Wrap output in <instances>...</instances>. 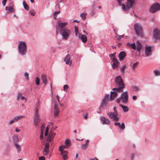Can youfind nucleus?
I'll list each match as a JSON object with an SVG mask.
<instances>
[{
	"instance_id": "obj_8",
	"label": "nucleus",
	"mask_w": 160,
	"mask_h": 160,
	"mask_svg": "<svg viewBox=\"0 0 160 160\" xmlns=\"http://www.w3.org/2000/svg\"><path fill=\"white\" fill-rule=\"evenodd\" d=\"M160 10V4L158 3H155L151 6L149 11L150 12L154 13Z\"/></svg>"
},
{
	"instance_id": "obj_13",
	"label": "nucleus",
	"mask_w": 160,
	"mask_h": 160,
	"mask_svg": "<svg viewBox=\"0 0 160 160\" xmlns=\"http://www.w3.org/2000/svg\"><path fill=\"white\" fill-rule=\"evenodd\" d=\"M100 120L102 122V124H108L110 122V120L108 118H106L104 117H101Z\"/></svg>"
},
{
	"instance_id": "obj_50",
	"label": "nucleus",
	"mask_w": 160,
	"mask_h": 160,
	"mask_svg": "<svg viewBox=\"0 0 160 160\" xmlns=\"http://www.w3.org/2000/svg\"><path fill=\"white\" fill-rule=\"evenodd\" d=\"M22 95V94L20 92H18V95L17 97V100H19L20 97H21Z\"/></svg>"
},
{
	"instance_id": "obj_45",
	"label": "nucleus",
	"mask_w": 160,
	"mask_h": 160,
	"mask_svg": "<svg viewBox=\"0 0 160 160\" xmlns=\"http://www.w3.org/2000/svg\"><path fill=\"white\" fill-rule=\"evenodd\" d=\"M131 47L132 49L134 50H136V47L135 43H134L132 44H131Z\"/></svg>"
},
{
	"instance_id": "obj_18",
	"label": "nucleus",
	"mask_w": 160,
	"mask_h": 160,
	"mask_svg": "<svg viewBox=\"0 0 160 160\" xmlns=\"http://www.w3.org/2000/svg\"><path fill=\"white\" fill-rule=\"evenodd\" d=\"M59 112V107L56 103H55L54 107V116L57 117L58 115Z\"/></svg>"
},
{
	"instance_id": "obj_14",
	"label": "nucleus",
	"mask_w": 160,
	"mask_h": 160,
	"mask_svg": "<svg viewBox=\"0 0 160 160\" xmlns=\"http://www.w3.org/2000/svg\"><path fill=\"white\" fill-rule=\"evenodd\" d=\"M114 124L116 126H118L120 128V129L122 130H124L125 128V124L123 122L122 123V124L121 125L120 122H114Z\"/></svg>"
},
{
	"instance_id": "obj_36",
	"label": "nucleus",
	"mask_w": 160,
	"mask_h": 160,
	"mask_svg": "<svg viewBox=\"0 0 160 160\" xmlns=\"http://www.w3.org/2000/svg\"><path fill=\"white\" fill-rule=\"evenodd\" d=\"M126 67V65H123L121 67L120 69V71L122 72V74H124L125 72V69Z\"/></svg>"
},
{
	"instance_id": "obj_20",
	"label": "nucleus",
	"mask_w": 160,
	"mask_h": 160,
	"mask_svg": "<svg viewBox=\"0 0 160 160\" xmlns=\"http://www.w3.org/2000/svg\"><path fill=\"white\" fill-rule=\"evenodd\" d=\"M78 38L81 39L82 42L83 43H85L87 41V37L84 35L79 34V35L78 36Z\"/></svg>"
},
{
	"instance_id": "obj_4",
	"label": "nucleus",
	"mask_w": 160,
	"mask_h": 160,
	"mask_svg": "<svg viewBox=\"0 0 160 160\" xmlns=\"http://www.w3.org/2000/svg\"><path fill=\"white\" fill-rule=\"evenodd\" d=\"M33 120L34 124L35 126H37L39 125V123L40 122L41 120L39 118L38 110V108H35L34 115L33 117Z\"/></svg>"
},
{
	"instance_id": "obj_54",
	"label": "nucleus",
	"mask_w": 160,
	"mask_h": 160,
	"mask_svg": "<svg viewBox=\"0 0 160 160\" xmlns=\"http://www.w3.org/2000/svg\"><path fill=\"white\" fill-rule=\"evenodd\" d=\"M131 44L130 43L128 42L127 43L126 46L128 47H131Z\"/></svg>"
},
{
	"instance_id": "obj_25",
	"label": "nucleus",
	"mask_w": 160,
	"mask_h": 160,
	"mask_svg": "<svg viewBox=\"0 0 160 160\" xmlns=\"http://www.w3.org/2000/svg\"><path fill=\"white\" fill-rule=\"evenodd\" d=\"M126 56V53L124 51H122L118 55V57L121 60H122L124 59Z\"/></svg>"
},
{
	"instance_id": "obj_23",
	"label": "nucleus",
	"mask_w": 160,
	"mask_h": 160,
	"mask_svg": "<svg viewBox=\"0 0 160 160\" xmlns=\"http://www.w3.org/2000/svg\"><path fill=\"white\" fill-rule=\"evenodd\" d=\"M120 5L122 6V8L123 11L124 12H128L130 8L127 5L126 6L124 5L121 4V5Z\"/></svg>"
},
{
	"instance_id": "obj_40",
	"label": "nucleus",
	"mask_w": 160,
	"mask_h": 160,
	"mask_svg": "<svg viewBox=\"0 0 160 160\" xmlns=\"http://www.w3.org/2000/svg\"><path fill=\"white\" fill-rule=\"evenodd\" d=\"M138 62H136L133 64L132 66V70H134L136 68L138 67Z\"/></svg>"
},
{
	"instance_id": "obj_47",
	"label": "nucleus",
	"mask_w": 160,
	"mask_h": 160,
	"mask_svg": "<svg viewBox=\"0 0 160 160\" xmlns=\"http://www.w3.org/2000/svg\"><path fill=\"white\" fill-rule=\"evenodd\" d=\"M24 76L26 77V78H27V80H29V77H28V73L27 72H26L24 73Z\"/></svg>"
},
{
	"instance_id": "obj_44",
	"label": "nucleus",
	"mask_w": 160,
	"mask_h": 160,
	"mask_svg": "<svg viewBox=\"0 0 160 160\" xmlns=\"http://www.w3.org/2000/svg\"><path fill=\"white\" fill-rule=\"evenodd\" d=\"M35 83L38 86V85L40 83V80L37 77L36 78Z\"/></svg>"
},
{
	"instance_id": "obj_61",
	"label": "nucleus",
	"mask_w": 160,
	"mask_h": 160,
	"mask_svg": "<svg viewBox=\"0 0 160 160\" xmlns=\"http://www.w3.org/2000/svg\"><path fill=\"white\" fill-rule=\"evenodd\" d=\"M20 130L18 129L17 128H16L15 130V131L16 132H18L20 131Z\"/></svg>"
},
{
	"instance_id": "obj_41",
	"label": "nucleus",
	"mask_w": 160,
	"mask_h": 160,
	"mask_svg": "<svg viewBox=\"0 0 160 160\" xmlns=\"http://www.w3.org/2000/svg\"><path fill=\"white\" fill-rule=\"evenodd\" d=\"M154 72L156 76H158L160 75V71L157 70H154Z\"/></svg>"
},
{
	"instance_id": "obj_46",
	"label": "nucleus",
	"mask_w": 160,
	"mask_h": 160,
	"mask_svg": "<svg viewBox=\"0 0 160 160\" xmlns=\"http://www.w3.org/2000/svg\"><path fill=\"white\" fill-rule=\"evenodd\" d=\"M29 14H31V15H32V16H34L36 14V13L34 10H32V11H31L29 12Z\"/></svg>"
},
{
	"instance_id": "obj_1",
	"label": "nucleus",
	"mask_w": 160,
	"mask_h": 160,
	"mask_svg": "<svg viewBox=\"0 0 160 160\" xmlns=\"http://www.w3.org/2000/svg\"><path fill=\"white\" fill-rule=\"evenodd\" d=\"M115 81L118 87L113 88L112 89L113 91L111 92L109 98L110 100H112L115 98L117 95L118 92H122V89L125 86L120 76H118L115 78Z\"/></svg>"
},
{
	"instance_id": "obj_57",
	"label": "nucleus",
	"mask_w": 160,
	"mask_h": 160,
	"mask_svg": "<svg viewBox=\"0 0 160 160\" xmlns=\"http://www.w3.org/2000/svg\"><path fill=\"white\" fill-rule=\"evenodd\" d=\"M121 100V98H118V99H117L116 100V101H117V102L118 103H119L120 102Z\"/></svg>"
},
{
	"instance_id": "obj_9",
	"label": "nucleus",
	"mask_w": 160,
	"mask_h": 160,
	"mask_svg": "<svg viewBox=\"0 0 160 160\" xmlns=\"http://www.w3.org/2000/svg\"><path fill=\"white\" fill-rule=\"evenodd\" d=\"M110 100L109 99V94L106 95L104 98L102 100V102L101 103L100 108H103L106 107L108 104V102Z\"/></svg>"
},
{
	"instance_id": "obj_12",
	"label": "nucleus",
	"mask_w": 160,
	"mask_h": 160,
	"mask_svg": "<svg viewBox=\"0 0 160 160\" xmlns=\"http://www.w3.org/2000/svg\"><path fill=\"white\" fill-rule=\"evenodd\" d=\"M153 37L156 39H160V32L157 28H155L154 30Z\"/></svg>"
},
{
	"instance_id": "obj_3",
	"label": "nucleus",
	"mask_w": 160,
	"mask_h": 160,
	"mask_svg": "<svg viewBox=\"0 0 160 160\" xmlns=\"http://www.w3.org/2000/svg\"><path fill=\"white\" fill-rule=\"evenodd\" d=\"M18 49L19 52L22 55H25L27 52V45L24 42L19 41L18 45Z\"/></svg>"
},
{
	"instance_id": "obj_7",
	"label": "nucleus",
	"mask_w": 160,
	"mask_h": 160,
	"mask_svg": "<svg viewBox=\"0 0 160 160\" xmlns=\"http://www.w3.org/2000/svg\"><path fill=\"white\" fill-rule=\"evenodd\" d=\"M134 29L136 34L138 36L142 37L143 35L142 27L139 23H136L134 25Z\"/></svg>"
},
{
	"instance_id": "obj_32",
	"label": "nucleus",
	"mask_w": 160,
	"mask_h": 160,
	"mask_svg": "<svg viewBox=\"0 0 160 160\" xmlns=\"http://www.w3.org/2000/svg\"><path fill=\"white\" fill-rule=\"evenodd\" d=\"M89 142V140H87L86 141V142L85 143L83 144L82 145V148L84 149H85L87 146V144Z\"/></svg>"
},
{
	"instance_id": "obj_29",
	"label": "nucleus",
	"mask_w": 160,
	"mask_h": 160,
	"mask_svg": "<svg viewBox=\"0 0 160 160\" xmlns=\"http://www.w3.org/2000/svg\"><path fill=\"white\" fill-rule=\"evenodd\" d=\"M25 117L23 116H17L16 117H15L14 118V120L15 121V122L19 121V120L21 119L22 118H24Z\"/></svg>"
},
{
	"instance_id": "obj_49",
	"label": "nucleus",
	"mask_w": 160,
	"mask_h": 160,
	"mask_svg": "<svg viewBox=\"0 0 160 160\" xmlns=\"http://www.w3.org/2000/svg\"><path fill=\"white\" fill-rule=\"evenodd\" d=\"M7 0H2V3L3 6H4L6 5Z\"/></svg>"
},
{
	"instance_id": "obj_56",
	"label": "nucleus",
	"mask_w": 160,
	"mask_h": 160,
	"mask_svg": "<svg viewBox=\"0 0 160 160\" xmlns=\"http://www.w3.org/2000/svg\"><path fill=\"white\" fill-rule=\"evenodd\" d=\"M21 99L22 100H25V101H26V100H27L26 98H25L24 96H22V97H21Z\"/></svg>"
},
{
	"instance_id": "obj_52",
	"label": "nucleus",
	"mask_w": 160,
	"mask_h": 160,
	"mask_svg": "<svg viewBox=\"0 0 160 160\" xmlns=\"http://www.w3.org/2000/svg\"><path fill=\"white\" fill-rule=\"evenodd\" d=\"M39 160H45V158L44 156L39 157Z\"/></svg>"
},
{
	"instance_id": "obj_58",
	"label": "nucleus",
	"mask_w": 160,
	"mask_h": 160,
	"mask_svg": "<svg viewBox=\"0 0 160 160\" xmlns=\"http://www.w3.org/2000/svg\"><path fill=\"white\" fill-rule=\"evenodd\" d=\"M56 98L58 102H59V96L58 95H57L56 96Z\"/></svg>"
},
{
	"instance_id": "obj_24",
	"label": "nucleus",
	"mask_w": 160,
	"mask_h": 160,
	"mask_svg": "<svg viewBox=\"0 0 160 160\" xmlns=\"http://www.w3.org/2000/svg\"><path fill=\"white\" fill-rule=\"evenodd\" d=\"M5 10L8 11V13H13L14 12V10L12 6H6V7Z\"/></svg>"
},
{
	"instance_id": "obj_62",
	"label": "nucleus",
	"mask_w": 160,
	"mask_h": 160,
	"mask_svg": "<svg viewBox=\"0 0 160 160\" xmlns=\"http://www.w3.org/2000/svg\"><path fill=\"white\" fill-rule=\"evenodd\" d=\"M114 54H112L109 55V56L110 58H112L114 56Z\"/></svg>"
},
{
	"instance_id": "obj_31",
	"label": "nucleus",
	"mask_w": 160,
	"mask_h": 160,
	"mask_svg": "<svg viewBox=\"0 0 160 160\" xmlns=\"http://www.w3.org/2000/svg\"><path fill=\"white\" fill-rule=\"evenodd\" d=\"M14 145L17 150H18V152H19L20 151L21 146L18 143L16 142L14 143Z\"/></svg>"
},
{
	"instance_id": "obj_6",
	"label": "nucleus",
	"mask_w": 160,
	"mask_h": 160,
	"mask_svg": "<svg viewBox=\"0 0 160 160\" xmlns=\"http://www.w3.org/2000/svg\"><path fill=\"white\" fill-rule=\"evenodd\" d=\"M70 32V30L66 28L61 29V34L62 36V39L67 40L69 38Z\"/></svg>"
},
{
	"instance_id": "obj_63",
	"label": "nucleus",
	"mask_w": 160,
	"mask_h": 160,
	"mask_svg": "<svg viewBox=\"0 0 160 160\" xmlns=\"http://www.w3.org/2000/svg\"><path fill=\"white\" fill-rule=\"evenodd\" d=\"M60 11H57V12H55L54 13L57 15L59 14L60 13Z\"/></svg>"
},
{
	"instance_id": "obj_59",
	"label": "nucleus",
	"mask_w": 160,
	"mask_h": 160,
	"mask_svg": "<svg viewBox=\"0 0 160 160\" xmlns=\"http://www.w3.org/2000/svg\"><path fill=\"white\" fill-rule=\"evenodd\" d=\"M117 108L116 107H113V110H114V112H118L117 110Z\"/></svg>"
},
{
	"instance_id": "obj_39",
	"label": "nucleus",
	"mask_w": 160,
	"mask_h": 160,
	"mask_svg": "<svg viewBox=\"0 0 160 160\" xmlns=\"http://www.w3.org/2000/svg\"><path fill=\"white\" fill-rule=\"evenodd\" d=\"M13 139L14 141L17 142L19 141V139L18 138V135H15L13 137Z\"/></svg>"
},
{
	"instance_id": "obj_34",
	"label": "nucleus",
	"mask_w": 160,
	"mask_h": 160,
	"mask_svg": "<svg viewBox=\"0 0 160 160\" xmlns=\"http://www.w3.org/2000/svg\"><path fill=\"white\" fill-rule=\"evenodd\" d=\"M124 36V34L120 35H118L117 33H116L115 37L116 40H120L122 38H123Z\"/></svg>"
},
{
	"instance_id": "obj_21",
	"label": "nucleus",
	"mask_w": 160,
	"mask_h": 160,
	"mask_svg": "<svg viewBox=\"0 0 160 160\" xmlns=\"http://www.w3.org/2000/svg\"><path fill=\"white\" fill-rule=\"evenodd\" d=\"M60 152L63 157V159L64 160H67L68 158L67 155L68 153V152L66 151H62Z\"/></svg>"
},
{
	"instance_id": "obj_35",
	"label": "nucleus",
	"mask_w": 160,
	"mask_h": 160,
	"mask_svg": "<svg viewBox=\"0 0 160 160\" xmlns=\"http://www.w3.org/2000/svg\"><path fill=\"white\" fill-rule=\"evenodd\" d=\"M65 144L66 146H67L68 147H69L71 145L70 141L69 139H67L65 141Z\"/></svg>"
},
{
	"instance_id": "obj_42",
	"label": "nucleus",
	"mask_w": 160,
	"mask_h": 160,
	"mask_svg": "<svg viewBox=\"0 0 160 160\" xmlns=\"http://www.w3.org/2000/svg\"><path fill=\"white\" fill-rule=\"evenodd\" d=\"M133 89L134 91H138L139 90V88L136 86H134L133 87Z\"/></svg>"
},
{
	"instance_id": "obj_33",
	"label": "nucleus",
	"mask_w": 160,
	"mask_h": 160,
	"mask_svg": "<svg viewBox=\"0 0 160 160\" xmlns=\"http://www.w3.org/2000/svg\"><path fill=\"white\" fill-rule=\"evenodd\" d=\"M67 148L68 147L66 146L65 145L60 146L59 148V150L60 151H63V149Z\"/></svg>"
},
{
	"instance_id": "obj_5",
	"label": "nucleus",
	"mask_w": 160,
	"mask_h": 160,
	"mask_svg": "<svg viewBox=\"0 0 160 160\" xmlns=\"http://www.w3.org/2000/svg\"><path fill=\"white\" fill-rule=\"evenodd\" d=\"M107 115L109 118L112 119L113 121L118 122L119 121V118L118 115V112H109Z\"/></svg>"
},
{
	"instance_id": "obj_43",
	"label": "nucleus",
	"mask_w": 160,
	"mask_h": 160,
	"mask_svg": "<svg viewBox=\"0 0 160 160\" xmlns=\"http://www.w3.org/2000/svg\"><path fill=\"white\" fill-rule=\"evenodd\" d=\"M69 86L67 84H66L64 85L63 87V91H67L68 89L69 88Z\"/></svg>"
},
{
	"instance_id": "obj_22",
	"label": "nucleus",
	"mask_w": 160,
	"mask_h": 160,
	"mask_svg": "<svg viewBox=\"0 0 160 160\" xmlns=\"http://www.w3.org/2000/svg\"><path fill=\"white\" fill-rule=\"evenodd\" d=\"M134 3V0H127L126 5L130 8H131Z\"/></svg>"
},
{
	"instance_id": "obj_26",
	"label": "nucleus",
	"mask_w": 160,
	"mask_h": 160,
	"mask_svg": "<svg viewBox=\"0 0 160 160\" xmlns=\"http://www.w3.org/2000/svg\"><path fill=\"white\" fill-rule=\"evenodd\" d=\"M41 78L43 82L45 84H46L47 83V80L46 76L45 75H42Z\"/></svg>"
},
{
	"instance_id": "obj_37",
	"label": "nucleus",
	"mask_w": 160,
	"mask_h": 160,
	"mask_svg": "<svg viewBox=\"0 0 160 160\" xmlns=\"http://www.w3.org/2000/svg\"><path fill=\"white\" fill-rule=\"evenodd\" d=\"M86 13L83 12L81 14L80 17L83 20H84L86 18Z\"/></svg>"
},
{
	"instance_id": "obj_19",
	"label": "nucleus",
	"mask_w": 160,
	"mask_h": 160,
	"mask_svg": "<svg viewBox=\"0 0 160 160\" xmlns=\"http://www.w3.org/2000/svg\"><path fill=\"white\" fill-rule=\"evenodd\" d=\"M145 54L147 56H149L151 54V47L148 46L145 48Z\"/></svg>"
},
{
	"instance_id": "obj_16",
	"label": "nucleus",
	"mask_w": 160,
	"mask_h": 160,
	"mask_svg": "<svg viewBox=\"0 0 160 160\" xmlns=\"http://www.w3.org/2000/svg\"><path fill=\"white\" fill-rule=\"evenodd\" d=\"M57 23L58 26H56L57 29H58V27H59L60 28L61 31V29H63L62 28L68 24L66 22H60L59 21Z\"/></svg>"
},
{
	"instance_id": "obj_17",
	"label": "nucleus",
	"mask_w": 160,
	"mask_h": 160,
	"mask_svg": "<svg viewBox=\"0 0 160 160\" xmlns=\"http://www.w3.org/2000/svg\"><path fill=\"white\" fill-rule=\"evenodd\" d=\"M64 61L67 64L70 66L72 64V61L70 59V56L68 54L64 59Z\"/></svg>"
},
{
	"instance_id": "obj_15",
	"label": "nucleus",
	"mask_w": 160,
	"mask_h": 160,
	"mask_svg": "<svg viewBox=\"0 0 160 160\" xmlns=\"http://www.w3.org/2000/svg\"><path fill=\"white\" fill-rule=\"evenodd\" d=\"M112 62H113V63L112 65V68L113 69H115L118 66L119 62L115 58H113Z\"/></svg>"
},
{
	"instance_id": "obj_64",
	"label": "nucleus",
	"mask_w": 160,
	"mask_h": 160,
	"mask_svg": "<svg viewBox=\"0 0 160 160\" xmlns=\"http://www.w3.org/2000/svg\"><path fill=\"white\" fill-rule=\"evenodd\" d=\"M135 156V154L134 153H133L132 155V159H133L134 157Z\"/></svg>"
},
{
	"instance_id": "obj_2",
	"label": "nucleus",
	"mask_w": 160,
	"mask_h": 160,
	"mask_svg": "<svg viewBox=\"0 0 160 160\" xmlns=\"http://www.w3.org/2000/svg\"><path fill=\"white\" fill-rule=\"evenodd\" d=\"M55 134V133L52 130H50L49 132L48 126L46 127L44 133V136L46 140L48 143L52 142L53 140Z\"/></svg>"
},
{
	"instance_id": "obj_38",
	"label": "nucleus",
	"mask_w": 160,
	"mask_h": 160,
	"mask_svg": "<svg viewBox=\"0 0 160 160\" xmlns=\"http://www.w3.org/2000/svg\"><path fill=\"white\" fill-rule=\"evenodd\" d=\"M22 4L24 6V8L27 10H29V7L28 6L26 3L24 1L23 2Z\"/></svg>"
},
{
	"instance_id": "obj_48",
	"label": "nucleus",
	"mask_w": 160,
	"mask_h": 160,
	"mask_svg": "<svg viewBox=\"0 0 160 160\" xmlns=\"http://www.w3.org/2000/svg\"><path fill=\"white\" fill-rule=\"evenodd\" d=\"M43 132H41V134L40 136V140H42L43 139Z\"/></svg>"
},
{
	"instance_id": "obj_11",
	"label": "nucleus",
	"mask_w": 160,
	"mask_h": 160,
	"mask_svg": "<svg viewBox=\"0 0 160 160\" xmlns=\"http://www.w3.org/2000/svg\"><path fill=\"white\" fill-rule=\"evenodd\" d=\"M49 144L48 142L45 143V147L42 151V153L44 155H47L49 152Z\"/></svg>"
},
{
	"instance_id": "obj_53",
	"label": "nucleus",
	"mask_w": 160,
	"mask_h": 160,
	"mask_svg": "<svg viewBox=\"0 0 160 160\" xmlns=\"http://www.w3.org/2000/svg\"><path fill=\"white\" fill-rule=\"evenodd\" d=\"M15 122V121L14 120V119L13 118L12 119L9 121V124H11Z\"/></svg>"
},
{
	"instance_id": "obj_28",
	"label": "nucleus",
	"mask_w": 160,
	"mask_h": 160,
	"mask_svg": "<svg viewBox=\"0 0 160 160\" xmlns=\"http://www.w3.org/2000/svg\"><path fill=\"white\" fill-rule=\"evenodd\" d=\"M120 106L122 108L124 112H126L128 111L129 108L127 106H124L122 104H120Z\"/></svg>"
},
{
	"instance_id": "obj_30",
	"label": "nucleus",
	"mask_w": 160,
	"mask_h": 160,
	"mask_svg": "<svg viewBox=\"0 0 160 160\" xmlns=\"http://www.w3.org/2000/svg\"><path fill=\"white\" fill-rule=\"evenodd\" d=\"M74 30L75 35L76 36L79 35V32L78 31V27L76 26H74Z\"/></svg>"
},
{
	"instance_id": "obj_55",
	"label": "nucleus",
	"mask_w": 160,
	"mask_h": 160,
	"mask_svg": "<svg viewBox=\"0 0 160 160\" xmlns=\"http://www.w3.org/2000/svg\"><path fill=\"white\" fill-rule=\"evenodd\" d=\"M137 97L136 95H134L132 97V99L133 100H135L137 99Z\"/></svg>"
},
{
	"instance_id": "obj_10",
	"label": "nucleus",
	"mask_w": 160,
	"mask_h": 160,
	"mask_svg": "<svg viewBox=\"0 0 160 160\" xmlns=\"http://www.w3.org/2000/svg\"><path fill=\"white\" fill-rule=\"evenodd\" d=\"M128 95L127 91L124 92L121 94V99L123 103H127L128 102Z\"/></svg>"
},
{
	"instance_id": "obj_51",
	"label": "nucleus",
	"mask_w": 160,
	"mask_h": 160,
	"mask_svg": "<svg viewBox=\"0 0 160 160\" xmlns=\"http://www.w3.org/2000/svg\"><path fill=\"white\" fill-rule=\"evenodd\" d=\"M45 128V126L44 125H42L41 128V132H43Z\"/></svg>"
},
{
	"instance_id": "obj_60",
	"label": "nucleus",
	"mask_w": 160,
	"mask_h": 160,
	"mask_svg": "<svg viewBox=\"0 0 160 160\" xmlns=\"http://www.w3.org/2000/svg\"><path fill=\"white\" fill-rule=\"evenodd\" d=\"M118 2L119 5H121V2L122 0H117Z\"/></svg>"
},
{
	"instance_id": "obj_27",
	"label": "nucleus",
	"mask_w": 160,
	"mask_h": 160,
	"mask_svg": "<svg viewBox=\"0 0 160 160\" xmlns=\"http://www.w3.org/2000/svg\"><path fill=\"white\" fill-rule=\"evenodd\" d=\"M142 45L139 42H137V47L136 48L137 50L139 51L142 49Z\"/></svg>"
}]
</instances>
